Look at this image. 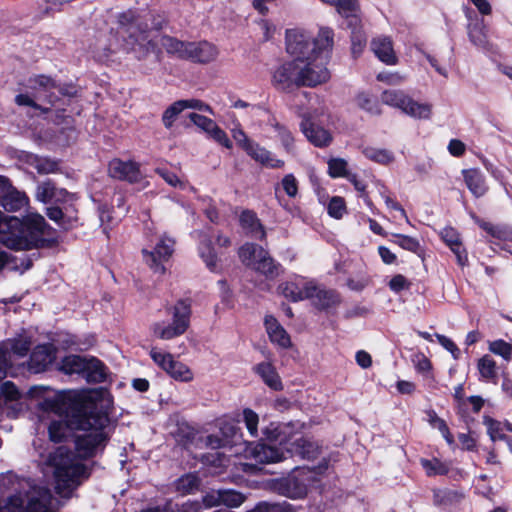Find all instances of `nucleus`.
I'll return each instance as SVG.
<instances>
[{
    "instance_id": "nucleus-59",
    "label": "nucleus",
    "mask_w": 512,
    "mask_h": 512,
    "mask_svg": "<svg viewBox=\"0 0 512 512\" xmlns=\"http://www.w3.org/2000/svg\"><path fill=\"white\" fill-rule=\"evenodd\" d=\"M389 289L398 294L403 290H408L411 287V282L402 274L394 275L388 282Z\"/></svg>"
},
{
    "instance_id": "nucleus-5",
    "label": "nucleus",
    "mask_w": 512,
    "mask_h": 512,
    "mask_svg": "<svg viewBox=\"0 0 512 512\" xmlns=\"http://www.w3.org/2000/svg\"><path fill=\"white\" fill-rule=\"evenodd\" d=\"M334 45V31L329 27L320 28L317 37L309 33L290 29V67L331 54Z\"/></svg>"
},
{
    "instance_id": "nucleus-30",
    "label": "nucleus",
    "mask_w": 512,
    "mask_h": 512,
    "mask_svg": "<svg viewBox=\"0 0 512 512\" xmlns=\"http://www.w3.org/2000/svg\"><path fill=\"white\" fill-rule=\"evenodd\" d=\"M477 369L479 372V380L484 382L497 383L498 367L496 361L489 355L485 354L477 361Z\"/></svg>"
},
{
    "instance_id": "nucleus-29",
    "label": "nucleus",
    "mask_w": 512,
    "mask_h": 512,
    "mask_svg": "<svg viewBox=\"0 0 512 512\" xmlns=\"http://www.w3.org/2000/svg\"><path fill=\"white\" fill-rule=\"evenodd\" d=\"M46 392L47 395H45L43 399L38 402L39 408L45 412H53L59 414L62 411V398L60 395L52 391H47L44 388H34L30 391V393L35 397H38Z\"/></svg>"
},
{
    "instance_id": "nucleus-9",
    "label": "nucleus",
    "mask_w": 512,
    "mask_h": 512,
    "mask_svg": "<svg viewBox=\"0 0 512 512\" xmlns=\"http://www.w3.org/2000/svg\"><path fill=\"white\" fill-rule=\"evenodd\" d=\"M304 299H311L312 305L319 311H327L341 303L340 294L333 289H320L312 283H305L298 292L290 288V302Z\"/></svg>"
},
{
    "instance_id": "nucleus-58",
    "label": "nucleus",
    "mask_w": 512,
    "mask_h": 512,
    "mask_svg": "<svg viewBox=\"0 0 512 512\" xmlns=\"http://www.w3.org/2000/svg\"><path fill=\"white\" fill-rule=\"evenodd\" d=\"M198 485V477L195 474H187L177 481V490L186 494L195 490Z\"/></svg>"
},
{
    "instance_id": "nucleus-31",
    "label": "nucleus",
    "mask_w": 512,
    "mask_h": 512,
    "mask_svg": "<svg viewBox=\"0 0 512 512\" xmlns=\"http://www.w3.org/2000/svg\"><path fill=\"white\" fill-rule=\"evenodd\" d=\"M345 27L351 31V53L354 58H357L362 54L367 44V36L363 30L362 21L358 25Z\"/></svg>"
},
{
    "instance_id": "nucleus-50",
    "label": "nucleus",
    "mask_w": 512,
    "mask_h": 512,
    "mask_svg": "<svg viewBox=\"0 0 512 512\" xmlns=\"http://www.w3.org/2000/svg\"><path fill=\"white\" fill-rule=\"evenodd\" d=\"M55 192V184L50 181H43L36 187L35 198L42 203H48L53 201Z\"/></svg>"
},
{
    "instance_id": "nucleus-10",
    "label": "nucleus",
    "mask_w": 512,
    "mask_h": 512,
    "mask_svg": "<svg viewBox=\"0 0 512 512\" xmlns=\"http://www.w3.org/2000/svg\"><path fill=\"white\" fill-rule=\"evenodd\" d=\"M174 243L172 238L163 234L151 240L150 247L143 248L142 254L144 262L154 273H165V263L173 254Z\"/></svg>"
},
{
    "instance_id": "nucleus-38",
    "label": "nucleus",
    "mask_w": 512,
    "mask_h": 512,
    "mask_svg": "<svg viewBox=\"0 0 512 512\" xmlns=\"http://www.w3.org/2000/svg\"><path fill=\"white\" fill-rule=\"evenodd\" d=\"M420 463L429 477L445 476L450 471L449 465L436 457L432 459L422 458Z\"/></svg>"
},
{
    "instance_id": "nucleus-35",
    "label": "nucleus",
    "mask_w": 512,
    "mask_h": 512,
    "mask_svg": "<svg viewBox=\"0 0 512 512\" xmlns=\"http://www.w3.org/2000/svg\"><path fill=\"white\" fill-rule=\"evenodd\" d=\"M389 241L393 244L398 245L402 249L412 252L416 255H421L423 249L421 244L417 238L400 234V233H392Z\"/></svg>"
},
{
    "instance_id": "nucleus-54",
    "label": "nucleus",
    "mask_w": 512,
    "mask_h": 512,
    "mask_svg": "<svg viewBox=\"0 0 512 512\" xmlns=\"http://www.w3.org/2000/svg\"><path fill=\"white\" fill-rule=\"evenodd\" d=\"M245 501V496L234 490H221V505L231 508L239 507Z\"/></svg>"
},
{
    "instance_id": "nucleus-26",
    "label": "nucleus",
    "mask_w": 512,
    "mask_h": 512,
    "mask_svg": "<svg viewBox=\"0 0 512 512\" xmlns=\"http://www.w3.org/2000/svg\"><path fill=\"white\" fill-rule=\"evenodd\" d=\"M462 175L467 188L476 198H480L486 194L488 186L486 185L483 173L479 169H464Z\"/></svg>"
},
{
    "instance_id": "nucleus-60",
    "label": "nucleus",
    "mask_w": 512,
    "mask_h": 512,
    "mask_svg": "<svg viewBox=\"0 0 512 512\" xmlns=\"http://www.w3.org/2000/svg\"><path fill=\"white\" fill-rule=\"evenodd\" d=\"M484 424L487 426V433L490 437V439L495 442L496 440H499V436L502 435V426L501 422L490 417V416H484L483 420Z\"/></svg>"
},
{
    "instance_id": "nucleus-37",
    "label": "nucleus",
    "mask_w": 512,
    "mask_h": 512,
    "mask_svg": "<svg viewBox=\"0 0 512 512\" xmlns=\"http://www.w3.org/2000/svg\"><path fill=\"white\" fill-rule=\"evenodd\" d=\"M86 357L78 356V355H69L66 356L62 362L60 369L66 374H82L85 371L87 364Z\"/></svg>"
},
{
    "instance_id": "nucleus-46",
    "label": "nucleus",
    "mask_w": 512,
    "mask_h": 512,
    "mask_svg": "<svg viewBox=\"0 0 512 512\" xmlns=\"http://www.w3.org/2000/svg\"><path fill=\"white\" fill-rule=\"evenodd\" d=\"M168 375L176 381L190 382L194 378L192 370L184 363L175 359L168 372Z\"/></svg>"
},
{
    "instance_id": "nucleus-12",
    "label": "nucleus",
    "mask_w": 512,
    "mask_h": 512,
    "mask_svg": "<svg viewBox=\"0 0 512 512\" xmlns=\"http://www.w3.org/2000/svg\"><path fill=\"white\" fill-rule=\"evenodd\" d=\"M258 256V264L254 270L262 273L266 277H275L278 275L279 267L270 257L269 253L262 247L252 243H246L239 248L238 255L242 263H251V255Z\"/></svg>"
},
{
    "instance_id": "nucleus-17",
    "label": "nucleus",
    "mask_w": 512,
    "mask_h": 512,
    "mask_svg": "<svg viewBox=\"0 0 512 512\" xmlns=\"http://www.w3.org/2000/svg\"><path fill=\"white\" fill-rule=\"evenodd\" d=\"M440 237L456 256L457 264L461 267L467 266L468 252L462 243L460 233L455 228L446 226L441 230Z\"/></svg>"
},
{
    "instance_id": "nucleus-51",
    "label": "nucleus",
    "mask_w": 512,
    "mask_h": 512,
    "mask_svg": "<svg viewBox=\"0 0 512 512\" xmlns=\"http://www.w3.org/2000/svg\"><path fill=\"white\" fill-rule=\"evenodd\" d=\"M46 213L49 219L62 226L64 229L71 228L76 222V218L66 217L63 211L58 207H50L47 209Z\"/></svg>"
},
{
    "instance_id": "nucleus-61",
    "label": "nucleus",
    "mask_w": 512,
    "mask_h": 512,
    "mask_svg": "<svg viewBox=\"0 0 512 512\" xmlns=\"http://www.w3.org/2000/svg\"><path fill=\"white\" fill-rule=\"evenodd\" d=\"M412 361L416 371L420 374H426L432 370V362L422 352L417 353Z\"/></svg>"
},
{
    "instance_id": "nucleus-23",
    "label": "nucleus",
    "mask_w": 512,
    "mask_h": 512,
    "mask_svg": "<svg viewBox=\"0 0 512 512\" xmlns=\"http://www.w3.org/2000/svg\"><path fill=\"white\" fill-rule=\"evenodd\" d=\"M252 159L267 168H282L285 165L283 159L276 158L270 151L254 142L245 151Z\"/></svg>"
},
{
    "instance_id": "nucleus-49",
    "label": "nucleus",
    "mask_w": 512,
    "mask_h": 512,
    "mask_svg": "<svg viewBox=\"0 0 512 512\" xmlns=\"http://www.w3.org/2000/svg\"><path fill=\"white\" fill-rule=\"evenodd\" d=\"M327 213L330 217L340 220L347 213L345 199L341 196H333L327 204Z\"/></svg>"
},
{
    "instance_id": "nucleus-3",
    "label": "nucleus",
    "mask_w": 512,
    "mask_h": 512,
    "mask_svg": "<svg viewBox=\"0 0 512 512\" xmlns=\"http://www.w3.org/2000/svg\"><path fill=\"white\" fill-rule=\"evenodd\" d=\"M48 228L45 218L37 212L19 218L0 211V242L9 249L27 251L41 247Z\"/></svg>"
},
{
    "instance_id": "nucleus-16",
    "label": "nucleus",
    "mask_w": 512,
    "mask_h": 512,
    "mask_svg": "<svg viewBox=\"0 0 512 512\" xmlns=\"http://www.w3.org/2000/svg\"><path fill=\"white\" fill-rule=\"evenodd\" d=\"M108 172L112 178L130 183L139 182L142 178L138 163L118 158L109 162Z\"/></svg>"
},
{
    "instance_id": "nucleus-6",
    "label": "nucleus",
    "mask_w": 512,
    "mask_h": 512,
    "mask_svg": "<svg viewBox=\"0 0 512 512\" xmlns=\"http://www.w3.org/2000/svg\"><path fill=\"white\" fill-rule=\"evenodd\" d=\"M330 54L312 58L299 65L290 67V75L293 76V83L297 87L315 88L327 83L331 78V73L327 68Z\"/></svg>"
},
{
    "instance_id": "nucleus-7",
    "label": "nucleus",
    "mask_w": 512,
    "mask_h": 512,
    "mask_svg": "<svg viewBox=\"0 0 512 512\" xmlns=\"http://www.w3.org/2000/svg\"><path fill=\"white\" fill-rule=\"evenodd\" d=\"M191 315L190 304L178 301L172 308V322L156 321L151 325L153 336L161 340H171L186 332Z\"/></svg>"
},
{
    "instance_id": "nucleus-20",
    "label": "nucleus",
    "mask_w": 512,
    "mask_h": 512,
    "mask_svg": "<svg viewBox=\"0 0 512 512\" xmlns=\"http://www.w3.org/2000/svg\"><path fill=\"white\" fill-rule=\"evenodd\" d=\"M218 55V48L210 42H189L186 60L206 64L215 61Z\"/></svg>"
},
{
    "instance_id": "nucleus-1",
    "label": "nucleus",
    "mask_w": 512,
    "mask_h": 512,
    "mask_svg": "<svg viewBox=\"0 0 512 512\" xmlns=\"http://www.w3.org/2000/svg\"><path fill=\"white\" fill-rule=\"evenodd\" d=\"M104 393L91 391L82 396V405L70 418L69 425L76 431L75 449L81 459L91 458L103 451L111 432L107 412L99 411L97 402Z\"/></svg>"
},
{
    "instance_id": "nucleus-33",
    "label": "nucleus",
    "mask_w": 512,
    "mask_h": 512,
    "mask_svg": "<svg viewBox=\"0 0 512 512\" xmlns=\"http://www.w3.org/2000/svg\"><path fill=\"white\" fill-rule=\"evenodd\" d=\"M106 368L104 364L94 358H88L85 371L83 373V376L89 381L94 383H100L103 382L106 379Z\"/></svg>"
},
{
    "instance_id": "nucleus-8",
    "label": "nucleus",
    "mask_w": 512,
    "mask_h": 512,
    "mask_svg": "<svg viewBox=\"0 0 512 512\" xmlns=\"http://www.w3.org/2000/svg\"><path fill=\"white\" fill-rule=\"evenodd\" d=\"M381 101L388 106L401 109L405 114L414 118L429 119L431 117L432 105L419 103L402 90H384L381 94Z\"/></svg>"
},
{
    "instance_id": "nucleus-63",
    "label": "nucleus",
    "mask_w": 512,
    "mask_h": 512,
    "mask_svg": "<svg viewBox=\"0 0 512 512\" xmlns=\"http://www.w3.org/2000/svg\"><path fill=\"white\" fill-rule=\"evenodd\" d=\"M189 118L191 122H193L197 127L202 129L206 133H208L216 124L212 119L197 113H190Z\"/></svg>"
},
{
    "instance_id": "nucleus-55",
    "label": "nucleus",
    "mask_w": 512,
    "mask_h": 512,
    "mask_svg": "<svg viewBox=\"0 0 512 512\" xmlns=\"http://www.w3.org/2000/svg\"><path fill=\"white\" fill-rule=\"evenodd\" d=\"M42 99V93L39 91L32 92L31 90L26 93L19 94L15 97V102L19 106H30L35 109H39V105L37 104L38 100Z\"/></svg>"
},
{
    "instance_id": "nucleus-4",
    "label": "nucleus",
    "mask_w": 512,
    "mask_h": 512,
    "mask_svg": "<svg viewBox=\"0 0 512 512\" xmlns=\"http://www.w3.org/2000/svg\"><path fill=\"white\" fill-rule=\"evenodd\" d=\"M45 463L51 469L55 478L56 491L62 497H69L72 491L88 477L85 465L63 446L50 453Z\"/></svg>"
},
{
    "instance_id": "nucleus-27",
    "label": "nucleus",
    "mask_w": 512,
    "mask_h": 512,
    "mask_svg": "<svg viewBox=\"0 0 512 512\" xmlns=\"http://www.w3.org/2000/svg\"><path fill=\"white\" fill-rule=\"evenodd\" d=\"M472 219L488 235L491 237L501 240V241H509L512 242V228L504 224H493L491 222L485 221L479 216L472 214Z\"/></svg>"
},
{
    "instance_id": "nucleus-28",
    "label": "nucleus",
    "mask_w": 512,
    "mask_h": 512,
    "mask_svg": "<svg viewBox=\"0 0 512 512\" xmlns=\"http://www.w3.org/2000/svg\"><path fill=\"white\" fill-rule=\"evenodd\" d=\"M337 12L345 19V26H355L361 22L360 4L358 0H337L335 6Z\"/></svg>"
},
{
    "instance_id": "nucleus-53",
    "label": "nucleus",
    "mask_w": 512,
    "mask_h": 512,
    "mask_svg": "<svg viewBox=\"0 0 512 512\" xmlns=\"http://www.w3.org/2000/svg\"><path fill=\"white\" fill-rule=\"evenodd\" d=\"M489 350L501 356L504 360L510 361L512 359V345L505 340L498 339L490 342Z\"/></svg>"
},
{
    "instance_id": "nucleus-15",
    "label": "nucleus",
    "mask_w": 512,
    "mask_h": 512,
    "mask_svg": "<svg viewBox=\"0 0 512 512\" xmlns=\"http://www.w3.org/2000/svg\"><path fill=\"white\" fill-rule=\"evenodd\" d=\"M322 441L313 437L301 436L290 443V456H298L303 460L314 461L322 453Z\"/></svg>"
},
{
    "instance_id": "nucleus-32",
    "label": "nucleus",
    "mask_w": 512,
    "mask_h": 512,
    "mask_svg": "<svg viewBox=\"0 0 512 512\" xmlns=\"http://www.w3.org/2000/svg\"><path fill=\"white\" fill-rule=\"evenodd\" d=\"M254 370L271 389L281 390L283 388V384L277 372L270 363H260L255 366Z\"/></svg>"
},
{
    "instance_id": "nucleus-18",
    "label": "nucleus",
    "mask_w": 512,
    "mask_h": 512,
    "mask_svg": "<svg viewBox=\"0 0 512 512\" xmlns=\"http://www.w3.org/2000/svg\"><path fill=\"white\" fill-rule=\"evenodd\" d=\"M56 358V348L51 344L38 345L33 350L28 368L33 373L45 371Z\"/></svg>"
},
{
    "instance_id": "nucleus-41",
    "label": "nucleus",
    "mask_w": 512,
    "mask_h": 512,
    "mask_svg": "<svg viewBox=\"0 0 512 512\" xmlns=\"http://www.w3.org/2000/svg\"><path fill=\"white\" fill-rule=\"evenodd\" d=\"M161 44L169 54H173L178 58L186 60L189 42H183L175 38L165 36L162 38Z\"/></svg>"
},
{
    "instance_id": "nucleus-24",
    "label": "nucleus",
    "mask_w": 512,
    "mask_h": 512,
    "mask_svg": "<svg viewBox=\"0 0 512 512\" xmlns=\"http://www.w3.org/2000/svg\"><path fill=\"white\" fill-rule=\"evenodd\" d=\"M432 492L434 506L444 511L457 506L464 499L462 492L449 488H435Z\"/></svg>"
},
{
    "instance_id": "nucleus-39",
    "label": "nucleus",
    "mask_w": 512,
    "mask_h": 512,
    "mask_svg": "<svg viewBox=\"0 0 512 512\" xmlns=\"http://www.w3.org/2000/svg\"><path fill=\"white\" fill-rule=\"evenodd\" d=\"M198 235L200 237V256L210 270H215L217 266V256L210 245L209 237L202 232H199Z\"/></svg>"
},
{
    "instance_id": "nucleus-11",
    "label": "nucleus",
    "mask_w": 512,
    "mask_h": 512,
    "mask_svg": "<svg viewBox=\"0 0 512 512\" xmlns=\"http://www.w3.org/2000/svg\"><path fill=\"white\" fill-rule=\"evenodd\" d=\"M32 345L31 337L23 332L14 338L3 341L0 345V381L12 366V355L25 357Z\"/></svg>"
},
{
    "instance_id": "nucleus-21",
    "label": "nucleus",
    "mask_w": 512,
    "mask_h": 512,
    "mask_svg": "<svg viewBox=\"0 0 512 512\" xmlns=\"http://www.w3.org/2000/svg\"><path fill=\"white\" fill-rule=\"evenodd\" d=\"M4 192L1 198V206L8 212H17L29 204L28 196L16 188H14L8 181V185L0 187Z\"/></svg>"
},
{
    "instance_id": "nucleus-40",
    "label": "nucleus",
    "mask_w": 512,
    "mask_h": 512,
    "mask_svg": "<svg viewBox=\"0 0 512 512\" xmlns=\"http://www.w3.org/2000/svg\"><path fill=\"white\" fill-rule=\"evenodd\" d=\"M361 152L367 159L378 164L388 165L394 161L393 153L387 149L366 146L362 148Z\"/></svg>"
},
{
    "instance_id": "nucleus-42",
    "label": "nucleus",
    "mask_w": 512,
    "mask_h": 512,
    "mask_svg": "<svg viewBox=\"0 0 512 512\" xmlns=\"http://www.w3.org/2000/svg\"><path fill=\"white\" fill-rule=\"evenodd\" d=\"M427 416L430 426L439 430L448 445H453L455 443L454 436L450 432L446 421L440 418L434 410H429Z\"/></svg>"
},
{
    "instance_id": "nucleus-56",
    "label": "nucleus",
    "mask_w": 512,
    "mask_h": 512,
    "mask_svg": "<svg viewBox=\"0 0 512 512\" xmlns=\"http://www.w3.org/2000/svg\"><path fill=\"white\" fill-rule=\"evenodd\" d=\"M184 111L183 104L181 100L174 102L172 105H170L163 113L162 121L166 128H170L174 121L176 120L177 116Z\"/></svg>"
},
{
    "instance_id": "nucleus-44",
    "label": "nucleus",
    "mask_w": 512,
    "mask_h": 512,
    "mask_svg": "<svg viewBox=\"0 0 512 512\" xmlns=\"http://www.w3.org/2000/svg\"><path fill=\"white\" fill-rule=\"evenodd\" d=\"M356 102L360 109L374 115L381 114L380 103L377 97L367 93L359 92L356 95Z\"/></svg>"
},
{
    "instance_id": "nucleus-45",
    "label": "nucleus",
    "mask_w": 512,
    "mask_h": 512,
    "mask_svg": "<svg viewBox=\"0 0 512 512\" xmlns=\"http://www.w3.org/2000/svg\"><path fill=\"white\" fill-rule=\"evenodd\" d=\"M29 163L42 175L56 173L59 170L58 163L49 158L31 156Z\"/></svg>"
},
{
    "instance_id": "nucleus-36",
    "label": "nucleus",
    "mask_w": 512,
    "mask_h": 512,
    "mask_svg": "<svg viewBox=\"0 0 512 512\" xmlns=\"http://www.w3.org/2000/svg\"><path fill=\"white\" fill-rule=\"evenodd\" d=\"M328 164V175L333 178H345L350 181L351 176H356V173H352L348 170V163L343 158H331L327 162Z\"/></svg>"
},
{
    "instance_id": "nucleus-14",
    "label": "nucleus",
    "mask_w": 512,
    "mask_h": 512,
    "mask_svg": "<svg viewBox=\"0 0 512 512\" xmlns=\"http://www.w3.org/2000/svg\"><path fill=\"white\" fill-rule=\"evenodd\" d=\"M119 24L123 32L134 40L135 43L143 45L148 40V25L133 11H127L119 16Z\"/></svg>"
},
{
    "instance_id": "nucleus-25",
    "label": "nucleus",
    "mask_w": 512,
    "mask_h": 512,
    "mask_svg": "<svg viewBox=\"0 0 512 512\" xmlns=\"http://www.w3.org/2000/svg\"><path fill=\"white\" fill-rule=\"evenodd\" d=\"M267 335L272 344L279 349L288 347V335L285 328L272 315H267L264 320Z\"/></svg>"
},
{
    "instance_id": "nucleus-47",
    "label": "nucleus",
    "mask_w": 512,
    "mask_h": 512,
    "mask_svg": "<svg viewBox=\"0 0 512 512\" xmlns=\"http://www.w3.org/2000/svg\"><path fill=\"white\" fill-rule=\"evenodd\" d=\"M149 354L153 362L168 374L175 361L173 355L156 347L151 348Z\"/></svg>"
},
{
    "instance_id": "nucleus-48",
    "label": "nucleus",
    "mask_w": 512,
    "mask_h": 512,
    "mask_svg": "<svg viewBox=\"0 0 512 512\" xmlns=\"http://www.w3.org/2000/svg\"><path fill=\"white\" fill-rule=\"evenodd\" d=\"M349 182L354 186V189L358 192V197L363 199L365 205L370 209V211L375 215L378 214L377 208L367 191V184L363 180L359 179L358 175L351 176Z\"/></svg>"
},
{
    "instance_id": "nucleus-2",
    "label": "nucleus",
    "mask_w": 512,
    "mask_h": 512,
    "mask_svg": "<svg viewBox=\"0 0 512 512\" xmlns=\"http://www.w3.org/2000/svg\"><path fill=\"white\" fill-rule=\"evenodd\" d=\"M0 488L12 491L10 496L0 501V512L57 511L51 491L43 483L7 472L0 475Z\"/></svg>"
},
{
    "instance_id": "nucleus-43",
    "label": "nucleus",
    "mask_w": 512,
    "mask_h": 512,
    "mask_svg": "<svg viewBox=\"0 0 512 512\" xmlns=\"http://www.w3.org/2000/svg\"><path fill=\"white\" fill-rule=\"evenodd\" d=\"M54 87V81L50 77L44 75L32 77L27 82V89L31 90L32 92L39 91L42 93V99L47 98V92H49Z\"/></svg>"
},
{
    "instance_id": "nucleus-22",
    "label": "nucleus",
    "mask_w": 512,
    "mask_h": 512,
    "mask_svg": "<svg viewBox=\"0 0 512 512\" xmlns=\"http://www.w3.org/2000/svg\"><path fill=\"white\" fill-rule=\"evenodd\" d=\"M371 49L375 56L386 65H396L398 57L393 48V42L389 37H379L371 41Z\"/></svg>"
},
{
    "instance_id": "nucleus-19",
    "label": "nucleus",
    "mask_w": 512,
    "mask_h": 512,
    "mask_svg": "<svg viewBox=\"0 0 512 512\" xmlns=\"http://www.w3.org/2000/svg\"><path fill=\"white\" fill-rule=\"evenodd\" d=\"M244 455L257 463H276L284 459L283 453L278 449L261 443H249L244 450Z\"/></svg>"
},
{
    "instance_id": "nucleus-34",
    "label": "nucleus",
    "mask_w": 512,
    "mask_h": 512,
    "mask_svg": "<svg viewBox=\"0 0 512 512\" xmlns=\"http://www.w3.org/2000/svg\"><path fill=\"white\" fill-rule=\"evenodd\" d=\"M240 223L253 237L257 239H263L265 237V232L253 212L243 211L240 216Z\"/></svg>"
},
{
    "instance_id": "nucleus-64",
    "label": "nucleus",
    "mask_w": 512,
    "mask_h": 512,
    "mask_svg": "<svg viewBox=\"0 0 512 512\" xmlns=\"http://www.w3.org/2000/svg\"><path fill=\"white\" fill-rule=\"evenodd\" d=\"M247 512H288V508L285 504L260 503L254 509Z\"/></svg>"
},
{
    "instance_id": "nucleus-13",
    "label": "nucleus",
    "mask_w": 512,
    "mask_h": 512,
    "mask_svg": "<svg viewBox=\"0 0 512 512\" xmlns=\"http://www.w3.org/2000/svg\"><path fill=\"white\" fill-rule=\"evenodd\" d=\"M300 130L307 140L315 147L326 148L333 141L331 132L317 124L310 114L302 115Z\"/></svg>"
},
{
    "instance_id": "nucleus-62",
    "label": "nucleus",
    "mask_w": 512,
    "mask_h": 512,
    "mask_svg": "<svg viewBox=\"0 0 512 512\" xmlns=\"http://www.w3.org/2000/svg\"><path fill=\"white\" fill-rule=\"evenodd\" d=\"M214 141L224 146L225 148L231 149L232 142L229 137L217 124L212 127V129L207 133Z\"/></svg>"
},
{
    "instance_id": "nucleus-52",
    "label": "nucleus",
    "mask_w": 512,
    "mask_h": 512,
    "mask_svg": "<svg viewBox=\"0 0 512 512\" xmlns=\"http://www.w3.org/2000/svg\"><path fill=\"white\" fill-rule=\"evenodd\" d=\"M272 83L279 90H286L288 86V68L285 63L279 64L272 71Z\"/></svg>"
},
{
    "instance_id": "nucleus-57",
    "label": "nucleus",
    "mask_w": 512,
    "mask_h": 512,
    "mask_svg": "<svg viewBox=\"0 0 512 512\" xmlns=\"http://www.w3.org/2000/svg\"><path fill=\"white\" fill-rule=\"evenodd\" d=\"M243 421L251 437L258 436L259 416L250 408L243 410Z\"/></svg>"
}]
</instances>
